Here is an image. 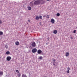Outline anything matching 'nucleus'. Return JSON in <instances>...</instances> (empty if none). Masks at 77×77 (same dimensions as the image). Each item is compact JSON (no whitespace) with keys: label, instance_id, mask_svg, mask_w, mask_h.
Listing matches in <instances>:
<instances>
[{"label":"nucleus","instance_id":"9","mask_svg":"<svg viewBox=\"0 0 77 77\" xmlns=\"http://www.w3.org/2000/svg\"><path fill=\"white\" fill-rule=\"evenodd\" d=\"M19 44V43L18 41H16L15 42V45H18Z\"/></svg>","mask_w":77,"mask_h":77},{"label":"nucleus","instance_id":"24","mask_svg":"<svg viewBox=\"0 0 77 77\" xmlns=\"http://www.w3.org/2000/svg\"><path fill=\"white\" fill-rule=\"evenodd\" d=\"M76 32V30H74V31H73V33H75Z\"/></svg>","mask_w":77,"mask_h":77},{"label":"nucleus","instance_id":"30","mask_svg":"<svg viewBox=\"0 0 77 77\" xmlns=\"http://www.w3.org/2000/svg\"><path fill=\"white\" fill-rule=\"evenodd\" d=\"M55 59L53 60V61H54V62H55Z\"/></svg>","mask_w":77,"mask_h":77},{"label":"nucleus","instance_id":"33","mask_svg":"<svg viewBox=\"0 0 77 77\" xmlns=\"http://www.w3.org/2000/svg\"><path fill=\"white\" fill-rule=\"evenodd\" d=\"M41 23H40V25H41Z\"/></svg>","mask_w":77,"mask_h":77},{"label":"nucleus","instance_id":"34","mask_svg":"<svg viewBox=\"0 0 77 77\" xmlns=\"http://www.w3.org/2000/svg\"><path fill=\"white\" fill-rule=\"evenodd\" d=\"M56 63V62H55V64Z\"/></svg>","mask_w":77,"mask_h":77},{"label":"nucleus","instance_id":"22","mask_svg":"<svg viewBox=\"0 0 77 77\" xmlns=\"http://www.w3.org/2000/svg\"><path fill=\"white\" fill-rule=\"evenodd\" d=\"M39 59H43V57L42 56H40L39 57Z\"/></svg>","mask_w":77,"mask_h":77},{"label":"nucleus","instance_id":"29","mask_svg":"<svg viewBox=\"0 0 77 77\" xmlns=\"http://www.w3.org/2000/svg\"><path fill=\"white\" fill-rule=\"evenodd\" d=\"M70 39H73V38L71 36V37H70Z\"/></svg>","mask_w":77,"mask_h":77},{"label":"nucleus","instance_id":"26","mask_svg":"<svg viewBox=\"0 0 77 77\" xmlns=\"http://www.w3.org/2000/svg\"><path fill=\"white\" fill-rule=\"evenodd\" d=\"M69 73V70H67V73L68 74Z\"/></svg>","mask_w":77,"mask_h":77},{"label":"nucleus","instance_id":"1","mask_svg":"<svg viewBox=\"0 0 77 77\" xmlns=\"http://www.w3.org/2000/svg\"><path fill=\"white\" fill-rule=\"evenodd\" d=\"M43 1H40V0L37 1L35 2H34V4L35 5H38V4H40V3H41Z\"/></svg>","mask_w":77,"mask_h":77},{"label":"nucleus","instance_id":"12","mask_svg":"<svg viewBox=\"0 0 77 77\" xmlns=\"http://www.w3.org/2000/svg\"><path fill=\"white\" fill-rule=\"evenodd\" d=\"M3 75V72L2 71H0V76H2Z\"/></svg>","mask_w":77,"mask_h":77},{"label":"nucleus","instance_id":"21","mask_svg":"<svg viewBox=\"0 0 77 77\" xmlns=\"http://www.w3.org/2000/svg\"><path fill=\"white\" fill-rule=\"evenodd\" d=\"M60 14L59 13H58L57 14V17H59V16H60Z\"/></svg>","mask_w":77,"mask_h":77},{"label":"nucleus","instance_id":"5","mask_svg":"<svg viewBox=\"0 0 77 77\" xmlns=\"http://www.w3.org/2000/svg\"><path fill=\"white\" fill-rule=\"evenodd\" d=\"M42 51L41 50H39L37 52L38 54H40L42 53Z\"/></svg>","mask_w":77,"mask_h":77},{"label":"nucleus","instance_id":"31","mask_svg":"<svg viewBox=\"0 0 77 77\" xmlns=\"http://www.w3.org/2000/svg\"><path fill=\"white\" fill-rule=\"evenodd\" d=\"M43 17L44 18H45V17H46V15H44V16H43Z\"/></svg>","mask_w":77,"mask_h":77},{"label":"nucleus","instance_id":"18","mask_svg":"<svg viewBox=\"0 0 77 77\" xmlns=\"http://www.w3.org/2000/svg\"><path fill=\"white\" fill-rule=\"evenodd\" d=\"M30 6H32L33 5V3L32 2H31L30 3Z\"/></svg>","mask_w":77,"mask_h":77},{"label":"nucleus","instance_id":"15","mask_svg":"<svg viewBox=\"0 0 77 77\" xmlns=\"http://www.w3.org/2000/svg\"><path fill=\"white\" fill-rule=\"evenodd\" d=\"M5 48H6V49H8V46L7 45H5Z\"/></svg>","mask_w":77,"mask_h":77},{"label":"nucleus","instance_id":"19","mask_svg":"<svg viewBox=\"0 0 77 77\" xmlns=\"http://www.w3.org/2000/svg\"><path fill=\"white\" fill-rule=\"evenodd\" d=\"M17 75L18 76V77H20L21 76V74L20 73H19L18 75Z\"/></svg>","mask_w":77,"mask_h":77},{"label":"nucleus","instance_id":"28","mask_svg":"<svg viewBox=\"0 0 77 77\" xmlns=\"http://www.w3.org/2000/svg\"><path fill=\"white\" fill-rule=\"evenodd\" d=\"M2 24V21L1 20H0V24Z\"/></svg>","mask_w":77,"mask_h":77},{"label":"nucleus","instance_id":"2","mask_svg":"<svg viewBox=\"0 0 77 77\" xmlns=\"http://www.w3.org/2000/svg\"><path fill=\"white\" fill-rule=\"evenodd\" d=\"M37 49L35 48L32 49V52L33 53H36L37 52Z\"/></svg>","mask_w":77,"mask_h":77},{"label":"nucleus","instance_id":"38","mask_svg":"<svg viewBox=\"0 0 77 77\" xmlns=\"http://www.w3.org/2000/svg\"><path fill=\"white\" fill-rule=\"evenodd\" d=\"M1 39V38H0V39Z\"/></svg>","mask_w":77,"mask_h":77},{"label":"nucleus","instance_id":"17","mask_svg":"<svg viewBox=\"0 0 77 77\" xmlns=\"http://www.w3.org/2000/svg\"><path fill=\"white\" fill-rule=\"evenodd\" d=\"M3 34V33L2 32H0V35H2Z\"/></svg>","mask_w":77,"mask_h":77},{"label":"nucleus","instance_id":"25","mask_svg":"<svg viewBox=\"0 0 77 77\" xmlns=\"http://www.w3.org/2000/svg\"><path fill=\"white\" fill-rule=\"evenodd\" d=\"M16 72L17 73H19V71L18 70H16Z\"/></svg>","mask_w":77,"mask_h":77},{"label":"nucleus","instance_id":"13","mask_svg":"<svg viewBox=\"0 0 77 77\" xmlns=\"http://www.w3.org/2000/svg\"><path fill=\"white\" fill-rule=\"evenodd\" d=\"M39 17L38 16H36L35 19L36 20H39Z\"/></svg>","mask_w":77,"mask_h":77},{"label":"nucleus","instance_id":"11","mask_svg":"<svg viewBox=\"0 0 77 77\" xmlns=\"http://www.w3.org/2000/svg\"><path fill=\"white\" fill-rule=\"evenodd\" d=\"M22 77H27L26 75L23 74H22Z\"/></svg>","mask_w":77,"mask_h":77},{"label":"nucleus","instance_id":"35","mask_svg":"<svg viewBox=\"0 0 77 77\" xmlns=\"http://www.w3.org/2000/svg\"><path fill=\"white\" fill-rule=\"evenodd\" d=\"M47 1H49L50 0H47Z\"/></svg>","mask_w":77,"mask_h":77},{"label":"nucleus","instance_id":"3","mask_svg":"<svg viewBox=\"0 0 77 77\" xmlns=\"http://www.w3.org/2000/svg\"><path fill=\"white\" fill-rule=\"evenodd\" d=\"M36 43L35 42H33L32 44V47H34L36 46Z\"/></svg>","mask_w":77,"mask_h":77},{"label":"nucleus","instance_id":"16","mask_svg":"<svg viewBox=\"0 0 77 77\" xmlns=\"http://www.w3.org/2000/svg\"><path fill=\"white\" fill-rule=\"evenodd\" d=\"M6 54L7 55H8V54H10V53L9 52V51H8L6 52Z\"/></svg>","mask_w":77,"mask_h":77},{"label":"nucleus","instance_id":"4","mask_svg":"<svg viewBox=\"0 0 77 77\" xmlns=\"http://www.w3.org/2000/svg\"><path fill=\"white\" fill-rule=\"evenodd\" d=\"M11 59V57L10 56H8L7 57V60L8 61H10Z\"/></svg>","mask_w":77,"mask_h":77},{"label":"nucleus","instance_id":"8","mask_svg":"<svg viewBox=\"0 0 77 77\" xmlns=\"http://www.w3.org/2000/svg\"><path fill=\"white\" fill-rule=\"evenodd\" d=\"M69 53L68 52H66V57H67L69 56Z\"/></svg>","mask_w":77,"mask_h":77},{"label":"nucleus","instance_id":"20","mask_svg":"<svg viewBox=\"0 0 77 77\" xmlns=\"http://www.w3.org/2000/svg\"><path fill=\"white\" fill-rule=\"evenodd\" d=\"M39 19H42V16L41 15H40L39 16Z\"/></svg>","mask_w":77,"mask_h":77},{"label":"nucleus","instance_id":"37","mask_svg":"<svg viewBox=\"0 0 77 77\" xmlns=\"http://www.w3.org/2000/svg\"><path fill=\"white\" fill-rule=\"evenodd\" d=\"M70 77V76H69V77Z\"/></svg>","mask_w":77,"mask_h":77},{"label":"nucleus","instance_id":"23","mask_svg":"<svg viewBox=\"0 0 77 77\" xmlns=\"http://www.w3.org/2000/svg\"><path fill=\"white\" fill-rule=\"evenodd\" d=\"M46 18H49V16L48 15H47V16H46Z\"/></svg>","mask_w":77,"mask_h":77},{"label":"nucleus","instance_id":"36","mask_svg":"<svg viewBox=\"0 0 77 77\" xmlns=\"http://www.w3.org/2000/svg\"><path fill=\"white\" fill-rule=\"evenodd\" d=\"M43 77H47L46 76H44Z\"/></svg>","mask_w":77,"mask_h":77},{"label":"nucleus","instance_id":"7","mask_svg":"<svg viewBox=\"0 0 77 77\" xmlns=\"http://www.w3.org/2000/svg\"><path fill=\"white\" fill-rule=\"evenodd\" d=\"M51 23H52L54 24V23L55 20L54 19H51Z\"/></svg>","mask_w":77,"mask_h":77},{"label":"nucleus","instance_id":"6","mask_svg":"<svg viewBox=\"0 0 77 77\" xmlns=\"http://www.w3.org/2000/svg\"><path fill=\"white\" fill-rule=\"evenodd\" d=\"M58 65V63L57 62H56L55 64V62L53 63V65L54 66H57Z\"/></svg>","mask_w":77,"mask_h":77},{"label":"nucleus","instance_id":"27","mask_svg":"<svg viewBox=\"0 0 77 77\" xmlns=\"http://www.w3.org/2000/svg\"><path fill=\"white\" fill-rule=\"evenodd\" d=\"M67 70H70V68H69V67H67Z\"/></svg>","mask_w":77,"mask_h":77},{"label":"nucleus","instance_id":"32","mask_svg":"<svg viewBox=\"0 0 77 77\" xmlns=\"http://www.w3.org/2000/svg\"><path fill=\"white\" fill-rule=\"evenodd\" d=\"M28 21L29 22H30V20H28Z\"/></svg>","mask_w":77,"mask_h":77},{"label":"nucleus","instance_id":"14","mask_svg":"<svg viewBox=\"0 0 77 77\" xmlns=\"http://www.w3.org/2000/svg\"><path fill=\"white\" fill-rule=\"evenodd\" d=\"M28 10H29V11H30V10H31V9H32V8L30 7H28Z\"/></svg>","mask_w":77,"mask_h":77},{"label":"nucleus","instance_id":"10","mask_svg":"<svg viewBox=\"0 0 77 77\" xmlns=\"http://www.w3.org/2000/svg\"><path fill=\"white\" fill-rule=\"evenodd\" d=\"M53 33L54 34H57V30H54V31Z\"/></svg>","mask_w":77,"mask_h":77}]
</instances>
